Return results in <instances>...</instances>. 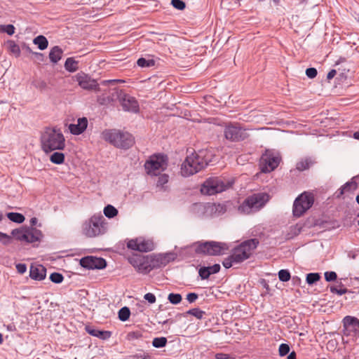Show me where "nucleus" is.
Wrapping results in <instances>:
<instances>
[{"instance_id":"obj_17","label":"nucleus","mask_w":359,"mask_h":359,"mask_svg":"<svg viewBox=\"0 0 359 359\" xmlns=\"http://www.w3.org/2000/svg\"><path fill=\"white\" fill-rule=\"evenodd\" d=\"M119 101L124 111L132 113L139 111V104L134 97L128 94H123L119 96Z\"/></svg>"},{"instance_id":"obj_8","label":"nucleus","mask_w":359,"mask_h":359,"mask_svg":"<svg viewBox=\"0 0 359 359\" xmlns=\"http://www.w3.org/2000/svg\"><path fill=\"white\" fill-rule=\"evenodd\" d=\"M168 158L166 155L157 154L151 155L145 162L144 168L149 175H158L161 172L166 170Z\"/></svg>"},{"instance_id":"obj_59","label":"nucleus","mask_w":359,"mask_h":359,"mask_svg":"<svg viewBox=\"0 0 359 359\" xmlns=\"http://www.w3.org/2000/svg\"><path fill=\"white\" fill-rule=\"evenodd\" d=\"M215 358L216 359H231V356L229 354L223 353H218L215 354Z\"/></svg>"},{"instance_id":"obj_64","label":"nucleus","mask_w":359,"mask_h":359,"mask_svg":"<svg viewBox=\"0 0 359 359\" xmlns=\"http://www.w3.org/2000/svg\"><path fill=\"white\" fill-rule=\"evenodd\" d=\"M287 359H296V353L294 351L291 352Z\"/></svg>"},{"instance_id":"obj_40","label":"nucleus","mask_w":359,"mask_h":359,"mask_svg":"<svg viewBox=\"0 0 359 359\" xmlns=\"http://www.w3.org/2000/svg\"><path fill=\"white\" fill-rule=\"evenodd\" d=\"M187 313L195 316L197 319H201L205 314V312L198 308H194L189 309Z\"/></svg>"},{"instance_id":"obj_60","label":"nucleus","mask_w":359,"mask_h":359,"mask_svg":"<svg viewBox=\"0 0 359 359\" xmlns=\"http://www.w3.org/2000/svg\"><path fill=\"white\" fill-rule=\"evenodd\" d=\"M336 74H337V71H336L335 69H332V70H330V71L328 72L327 75V79L328 80L332 79V78H334V76L336 75Z\"/></svg>"},{"instance_id":"obj_61","label":"nucleus","mask_w":359,"mask_h":359,"mask_svg":"<svg viewBox=\"0 0 359 359\" xmlns=\"http://www.w3.org/2000/svg\"><path fill=\"white\" fill-rule=\"evenodd\" d=\"M33 55H35L36 58L38 60L43 61V54L41 53L34 52L33 53Z\"/></svg>"},{"instance_id":"obj_5","label":"nucleus","mask_w":359,"mask_h":359,"mask_svg":"<svg viewBox=\"0 0 359 359\" xmlns=\"http://www.w3.org/2000/svg\"><path fill=\"white\" fill-rule=\"evenodd\" d=\"M269 200L266 193L254 194L248 196L238 207V211L244 214H250L259 211Z\"/></svg>"},{"instance_id":"obj_49","label":"nucleus","mask_w":359,"mask_h":359,"mask_svg":"<svg viewBox=\"0 0 359 359\" xmlns=\"http://www.w3.org/2000/svg\"><path fill=\"white\" fill-rule=\"evenodd\" d=\"M324 275L325 279L327 282L334 281L337 278V275L334 271H326Z\"/></svg>"},{"instance_id":"obj_54","label":"nucleus","mask_w":359,"mask_h":359,"mask_svg":"<svg viewBox=\"0 0 359 359\" xmlns=\"http://www.w3.org/2000/svg\"><path fill=\"white\" fill-rule=\"evenodd\" d=\"M144 298L150 304H154L156 302V296L153 293H147L144 294Z\"/></svg>"},{"instance_id":"obj_41","label":"nucleus","mask_w":359,"mask_h":359,"mask_svg":"<svg viewBox=\"0 0 359 359\" xmlns=\"http://www.w3.org/2000/svg\"><path fill=\"white\" fill-rule=\"evenodd\" d=\"M50 280L54 283H61L63 280L64 277L62 274L57 272L52 273L50 276Z\"/></svg>"},{"instance_id":"obj_50","label":"nucleus","mask_w":359,"mask_h":359,"mask_svg":"<svg viewBox=\"0 0 359 359\" xmlns=\"http://www.w3.org/2000/svg\"><path fill=\"white\" fill-rule=\"evenodd\" d=\"M317 69L314 67H309L306 69V75L309 79H313L317 76Z\"/></svg>"},{"instance_id":"obj_10","label":"nucleus","mask_w":359,"mask_h":359,"mask_svg":"<svg viewBox=\"0 0 359 359\" xmlns=\"http://www.w3.org/2000/svg\"><path fill=\"white\" fill-rule=\"evenodd\" d=\"M314 203V197L311 193L306 191L299 195L294 200L292 207V214L295 217H300Z\"/></svg>"},{"instance_id":"obj_38","label":"nucleus","mask_w":359,"mask_h":359,"mask_svg":"<svg viewBox=\"0 0 359 359\" xmlns=\"http://www.w3.org/2000/svg\"><path fill=\"white\" fill-rule=\"evenodd\" d=\"M168 299L172 304H178L181 302L182 297L180 294L170 293L168 294Z\"/></svg>"},{"instance_id":"obj_35","label":"nucleus","mask_w":359,"mask_h":359,"mask_svg":"<svg viewBox=\"0 0 359 359\" xmlns=\"http://www.w3.org/2000/svg\"><path fill=\"white\" fill-rule=\"evenodd\" d=\"M118 315L119 320L124 322L128 320L130 315V311L128 307L124 306L118 311Z\"/></svg>"},{"instance_id":"obj_39","label":"nucleus","mask_w":359,"mask_h":359,"mask_svg":"<svg viewBox=\"0 0 359 359\" xmlns=\"http://www.w3.org/2000/svg\"><path fill=\"white\" fill-rule=\"evenodd\" d=\"M278 278L282 282H287L291 278L290 273L287 269H281L278 271Z\"/></svg>"},{"instance_id":"obj_13","label":"nucleus","mask_w":359,"mask_h":359,"mask_svg":"<svg viewBox=\"0 0 359 359\" xmlns=\"http://www.w3.org/2000/svg\"><path fill=\"white\" fill-rule=\"evenodd\" d=\"M224 135L227 140L233 142L241 141L246 139L248 135L245 128L239 124H230L224 129Z\"/></svg>"},{"instance_id":"obj_14","label":"nucleus","mask_w":359,"mask_h":359,"mask_svg":"<svg viewBox=\"0 0 359 359\" xmlns=\"http://www.w3.org/2000/svg\"><path fill=\"white\" fill-rule=\"evenodd\" d=\"M127 247L133 250L147 252L154 250L155 244L151 240L140 237L128 241Z\"/></svg>"},{"instance_id":"obj_4","label":"nucleus","mask_w":359,"mask_h":359,"mask_svg":"<svg viewBox=\"0 0 359 359\" xmlns=\"http://www.w3.org/2000/svg\"><path fill=\"white\" fill-rule=\"evenodd\" d=\"M105 219L102 215H94L82 224V233L88 238L104 234L107 231Z\"/></svg>"},{"instance_id":"obj_46","label":"nucleus","mask_w":359,"mask_h":359,"mask_svg":"<svg viewBox=\"0 0 359 359\" xmlns=\"http://www.w3.org/2000/svg\"><path fill=\"white\" fill-rule=\"evenodd\" d=\"M233 264H236L234 262V259L233 257V255H231L228 257L225 258L224 261L222 262V264L224 268L229 269L231 268Z\"/></svg>"},{"instance_id":"obj_26","label":"nucleus","mask_w":359,"mask_h":359,"mask_svg":"<svg viewBox=\"0 0 359 359\" xmlns=\"http://www.w3.org/2000/svg\"><path fill=\"white\" fill-rule=\"evenodd\" d=\"M62 53V50L59 46H54L49 53L50 60L54 64L57 63L61 59Z\"/></svg>"},{"instance_id":"obj_28","label":"nucleus","mask_w":359,"mask_h":359,"mask_svg":"<svg viewBox=\"0 0 359 359\" xmlns=\"http://www.w3.org/2000/svg\"><path fill=\"white\" fill-rule=\"evenodd\" d=\"M33 43L37 45L38 48L41 50H45L48 45L47 39L43 35H39L35 37L33 40Z\"/></svg>"},{"instance_id":"obj_58","label":"nucleus","mask_w":359,"mask_h":359,"mask_svg":"<svg viewBox=\"0 0 359 359\" xmlns=\"http://www.w3.org/2000/svg\"><path fill=\"white\" fill-rule=\"evenodd\" d=\"M141 337V334L139 332H131L128 334L129 339H137Z\"/></svg>"},{"instance_id":"obj_24","label":"nucleus","mask_w":359,"mask_h":359,"mask_svg":"<svg viewBox=\"0 0 359 359\" xmlns=\"http://www.w3.org/2000/svg\"><path fill=\"white\" fill-rule=\"evenodd\" d=\"M316 163L315 160L311 157H305L299 161L296 164V169L299 171H304L309 169Z\"/></svg>"},{"instance_id":"obj_34","label":"nucleus","mask_w":359,"mask_h":359,"mask_svg":"<svg viewBox=\"0 0 359 359\" xmlns=\"http://www.w3.org/2000/svg\"><path fill=\"white\" fill-rule=\"evenodd\" d=\"M104 214L108 218H113L118 214V210L111 205H107L104 208Z\"/></svg>"},{"instance_id":"obj_43","label":"nucleus","mask_w":359,"mask_h":359,"mask_svg":"<svg viewBox=\"0 0 359 359\" xmlns=\"http://www.w3.org/2000/svg\"><path fill=\"white\" fill-rule=\"evenodd\" d=\"M12 241V236L0 231V243L4 245L10 244Z\"/></svg>"},{"instance_id":"obj_36","label":"nucleus","mask_w":359,"mask_h":359,"mask_svg":"<svg viewBox=\"0 0 359 359\" xmlns=\"http://www.w3.org/2000/svg\"><path fill=\"white\" fill-rule=\"evenodd\" d=\"M320 278L319 273H310L306 275V281L309 285H313L318 281Z\"/></svg>"},{"instance_id":"obj_20","label":"nucleus","mask_w":359,"mask_h":359,"mask_svg":"<svg viewBox=\"0 0 359 359\" xmlns=\"http://www.w3.org/2000/svg\"><path fill=\"white\" fill-rule=\"evenodd\" d=\"M46 269L42 265H32L29 271V276L36 280H42L46 278Z\"/></svg>"},{"instance_id":"obj_30","label":"nucleus","mask_w":359,"mask_h":359,"mask_svg":"<svg viewBox=\"0 0 359 359\" xmlns=\"http://www.w3.org/2000/svg\"><path fill=\"white\" fill-rule=\"evenodd\" d=\"M6 216L11 221L18 224L22 223L25 219V216L18 212H8Z\"/></svg>"},{"instance_id":"obj_3","label":"nucleus","mask_w":359,"mask_h":359,"mask_svg":"<svg viewBox=\"0 0 359 359\" xmlns=\"http://www.w3.org/2000/svg\"><path fill=\"white\" fill-rule=\"evenodd\" d=\"M104 140L109 142L118 148L127 149L134 144V138L128 132H121L118 130H105L102 133Z\"/></svg>"},{"instance_id":"obj_31","label":"nucleus","mask_w":359,"mask_h":359,"mask_svg":"<svg viewBox=\"0 0 359 359\" xmlns=\"http://www.w3.org/2000/svg\"><path fill=\"white\" fill-rule=\"evenodd\" d=\"M50 161L53 163L60 165L65 161V155L63 153L55 151L50 156Z\"/></svg>"},{"instance_id":"obj_11","label":"nucleus","mask_w":359,"mask_h":359,"mask_svg":"<svg viewBox=\"0 0 359 359\" xmlns=\"http://www.w3.org/2000/svg\"><path fill=\"white\" fill-rule=\"evenodd\" d=\"M278 152L273 150H266L260 159L261 170L263 172H270L276 168L280 161Z\"/></svg>"},{"instance_id":"obj_51","label":"nucleus","mask_w":359,"mask_h":359,"mask_svg":"<svg viewBox=\"0 0 359 359\" xmlns=\"http://www.w3.org/2000/svg\"><path fill=\"white\" fill-rule=\"evenodd\" d=\"M330 292L332 293H336L339 295H342V294H344L346 293H347L348 292V290L346 288H341V289H337L336 287L334 286H332L330 287Z\"/></svg>"},{"instance_id":"obj_1","label":"nucleus","mask_w":359,"mask_h":359,"mask_svg":"<svg viewBox=\"0 0 359 359\" xmlns=\"http://www.w3.org/2000/svg\"><path fill=\"white\" fill-rule=\"evenodd\" d=\"M213 157L212 152L207 149L188 156L181 165V175L189 177L198 172L212 161Z\"/></svg>"},{"instance_id":"obj_63","label":"nucleus","mask_w":359,"mask_h":359,"mask_svg":"<svg viewBox=\"0 0 359 359\" xmlns=\"http://www.w3.org/2000/svg\"><path fill=\"white\" fill-rule=\"evenodd\" d=\"M38 219L36 217H32L30 219V224L32 225V227L35 226L37 224Z\"/></svg>"},{"instance_id":"obj_29","label":"nucleus","mask_w":359,"mask_h":359,"mask_svg":"<svg viewBox=\"0 0 359 359\" xmlns=\"http://www.w3.org/2000/svg\"><path fill=\"white\" fill-rule=\"evenodd\" d=\"M26 229L27 228L15 229L12 231L11 234L16 240L25 242Z\"/></svg>"},{"instance_id":"obj_57","label":"nucleus","mask_w":359,"mask_h":359,"mask_svg":"<svg viewBox=\"0 0 359 359\" xmlns=\"http://www.w3.org/2000/svg\"><path fill=\"white\" fill-rule=\"evenodd\" d=\"M16 269L18 273H20V274H23L27 271V266L25 264H18L16 265Z\"/></svg>"},{"instance_id":"obj_48","label":"nucleus","mask_w":359,"mask_h":359,"mask_svg":"<svg viewBox=\"0 0 359 359\" xmlns=\"http://www.w3.org/2000/svg\"><path fill=\"white\" fill-rule=\"evenodd\" d=\"M33 85L34 86L35 88L40 89V90L46 89L47 87V84H46V81L43 80H41V79H36V80L34 81Z\"/></svg>"},{"instance_id":"obj_25","label":"nucleus","mask_w":359,"mask_h":359,"mask_svg":"<svg viewBox=\"0 0 359 359\" xmlns=\"http://www.w3.org/2000/svg\"><path fill=\"white\" fill-rule=\"evenodd\" d=\"M357 189V184L355 182L351 180L345 183L341 188L336 192L337 198L341 197L344 193H350Z\"/></svg>"},{"instance_id":"obj_9","label":"nucleus","mask_w":359,"mask_h":359,"mask_svg":"<svg viewBox=\"0 0 359 359\" xmlns=\"http://www.w3.org/2000/svg\"><path fill=\"white\" fill-rule=\"evenodd\" d=\"M228 247L226 243L216 241L198 242L196 244L195 251L197 254L217 256L223 255Z\"/></svg>"},{"instance_id":"obj_62","label":"nucleus","mask_w":359,"mask_h":359,"mask_svg":"<svg viewBox=\"0 0 359 359\" xmlns=\"http://www.w3.org/2000/svg\"><path fill=\"white\" fill-rule=\"evenodd\" d=\"M6 328L10 332H14L16 330V327L14 324L11 323L6 326Z\"/></svg>"},{"instance_id":"obj_42","label":"nucleus","mask_w":359,"mask_h":359,"mask_svg":"<svg viewBox=\"0 0 359 359\" xmlns=\"http://www.w3.org/2000/svg\"><path fill=\"white\" fill-rule=\"evenodd\" d=\"M198 273L202 280L208 279L211 275V272H210L207 266L201 267Z\"/></svg>"},{"instance_id":"obj_52","label":"nucleus","mask_w":359,"mask_h":359,"mask_svg":"<svg viewBox=\"0 0 359 359\" xmlns=\"http://www.w3.org/2000/svg\"><path fill=\"white\" fill-rule=\"evenodd\" d=\"M2 30L6 32L8 35H13L15 32V27L13 25H7L4 26Z\"/></svg>"},{"instance_id":"obj_27","label":"nucleus","mask_w":359,"mask_h":359,"mask_svg":"<svg viewBox=\"0 0 359 359\" xmlns=\"http://www.w3.org/2000/svg\"><path fill=\"white\" fill-rule=\"evenodd\" d=\"M65 68L69 72H74L79 69V62L72 57H68L65 62Z\"/></svg>"},{"instance_id":"obj_37","label":"nucleus","mask_w":359,"mask_h":359,"mask_svg":"<svg viewBox=\"0 0 359 359\" xmlns=\"http://www.w3.org/2000/svg\"><path fill=\"white\" fill-rule=\"evenodd\" d=\"M8 44L9 50L16 57H19L20 55V46L13 41H8Z\"/></svg>"},{"instance_id":"obj_21","label":"nucleus","mask_w":359,"mask_h":359,"mask_svg":"<svg viewBox=\"0 0 359 359\" xmlns=\"http://www.w3.org/2000/svg\"><path fill=\"white\" fill-rule=\"evenodd\" d=\"M25 242L32 243L40 241L43 237L41 231L34 227H27Z\"/></svg>"},{"instance_id":"obj_19","label":"nucleus","mask_w":359,"mask_h":359,"mask_svg":"<svg viewBox=\"0 0 359 359\" xmlns=\"http://www.w3.org/2000/svg\"><path fill=\"white\" fill-rule=\"evenodd\" d=\"M88 126V119L86 117L79 118L77 123L69 126V130L73 135H80L85 131Z\"/></svg>"},{"instance_id":"obj_12","label":"nucleus","mask_w":359,"mask_h":359,"mask_svg":"<svg viewBox=\"0 0 359 359\" xmlns=\"http://www.w3.org/2000/svg\"><path fill=\"white\" fill-rule=\"evenodd\" d=\"M150 271L154 269L165 266L170 262L174 261L177 255L175 252H166L163 254L147 255Z\"/></svg>"},{"instance_id":"obj_53","label":"nucleus","mask_w":359,"mask_h":359,"mask_svg":"<svg viewBox=\"0 0 359 359\" xmlns=\"http://www.w3.org/2000/svg\"><path fill=\"white\" fill-rule=\"evenodd\" d=\"M151 356L149 353H138L130 356V359H150Z\"/></svg>"},{"instance_id":"obj_45","label":"nucleus","mask_w":359,"mask_h":359,"mask_svg":"<svg viewBox=\"0 0 359 359\" xmlns=\"http://www.w3.org/2000/svg\"><path fill=\"white\" fill-rule=\"evenodd\" d=\"M171 4L175 8L180 11L184 10L186 7L185 3L182 0H172Z\"/></svg>"},{"instance_id":"obj_47","label":"nucleus","mask_w":359,"mask_h":359,"mask_svg":"<svg viewBox=\"0 0 359 359\" xmlns=\"http://www.w3.org/2000/svg\"><path fill=\"white\" fill-rule=\"evenodd\" d=\"M169 176L167 174L161 175L157 181V187H163L168 182Z\"/></svg>"},{"instance_id":"obj_18","label":"nucleus","mask_w":359,"mask_h":359,"mask_svg":"<svg viewBox=\"0 0 359 359\" xmlns=\"http://www.w3.org/2000/svg\"><path fill=\"white\" fill-rule=\"evenodd\" d=\"M77 81L81 88L85 90H95L98 91V83L95 79H91L86 74L78 75Z\"/></svg>"},{"instance_id":"obj_2","label":"nucleus","mask_w":359,"mask_h":359,"mask_svg":"<svg viewBox=\"0 0 359 359\" xmlns=\"http://www.w3.org/2000/svg\"><path fill=\"white\" fill-rule=\"evenodd\" d=\"M65 142L64 135L59 130L48 128L41 137V147L46 153L63 149Z\"/></svg>"},{"instance_id":"obj_22","label":"nucleus","mask_w":359,"mask_h":359,"mask_svg":"<svg viewBox=\"0 0 359 359\" xmlns=\"http://www.w3.org/2000/svg\"><path fill=\"white\" fill-rule=\"evenodd\" d=\"M85 330L89 334L104 340L110 338L111 336V332L110 331L100 330L90 325L86 326Z\"/></svg>"},{"instance_id":"obj_55","label":"nucleus","mask_w":359,"mask_h":359,"mask_svg":"<svg viewBox=\"0 0 359 359\" xmlns=\"http://www.w3.org/2000/svg\"><path fill=\"white\" fill-rule=\"evenodd\" d=\"M211 274L217 273L220 271V265L219 264H215L211 266H207Z\"/></svg>"},{"instance_id":"obj_23","label":"nucleus","mask_w":359,"mask_h":359,"mask_svg":"<svg viewBox=\"0 0 359 359\" xmlns=\"http://www.w3.org/2000/svg\"><path fill=\"white\" fill-rule=\"evenodd\" d=\"M345 327H351L355 333L359 332V319L355 317L347 316L343 319Z\"/></svg>"},{"instance_id":"obj_32","label":"nucleus","mask_w":359,"mask_h":359,"mask_svg":"<svg viewBox=\"0 0 359 359\" xmlns=\"http://www.w3.org/2000/svg\"><path fill=\"white\" fill-rule=\"evenodd\" d=\"M137 65L142 68L151 67L155 65V61L153 59L140 57L137 60Z\"/></svg>"},{"instance_id":"obj_56","label":"nucleus","mask_w":359,"mask_h":359,"mask_svg":"<svg viewBox=\"0 0 359 359\" xmlns=\"http://www.w3.org/2000/svg\"><path fill=\"white\" fill-rule=\"evenodd\" d=\"M198 296L195 292L189 293L187 295V299L189 303H194L198 299Z\"/></svg>"},{"instance_id":"obj_44","label":"nucleus","mask_w":359,"mask_h":359,"mask_svg":"<svg viewBox=\"0 0 359 359\" xmlns=\"http://www.w3.org/2000/svg\"><path fill=\"white\" fill-rule=\"evenodd\" d=\"M290 350V346L288 344H281L279 346V348H278V353H279L280 356L283 357V356L286 355L287 354L289 353Z\"/></svg>"},{"instance_id":"obj_7","label":"nucleus","mask_w":359,"mask_h":359,"mask_svg":"<svg viewBox=\"0 0 359 359\" xmlns=\"http://www.w3.org/2000/svg\"><path fill=\"white\" fill-rule=\"evenodd\" d=\"M259 240L257 238H250L242 242L239 245L234 248L231 255L236 264H239L248 259L253 251L259 245Z\"/></svg>"},{"instance_id":"obj_6","label":"nucleus","mask_w":359,"mask_h":359,"mask_svg":"<svg viewBox=\"0 0 359 359\" xmlns=\"http://www.w3.org/2000/svg\"><path fill=\"white\" fill-rule=\"evenodd\" d=\"M233 183V181L222 177H210L202 184L201 192L205 195H214L226 190Z\"/></svg>"},{"instance_id":"obj_15","label":"nucleus","mask_w":359,"mask_h":359,"mask_svg":"<svg viewBox=\"0 0 359 359\" xmlns=\"http://www.w3.org/2000/svg\"><path fill=\"white\" fill-rule=\"evenodd\" d=\"M128 261L138 273L147 274L150 272L147 255H134L128 258Z\"/></svg>"},{"instance_id":"obj_16","label":"nucleus","mask_w":359,"mask_h":359,"mask_svg":"<svg viewBox=\"0 0 359 359\" xmlns=\"http://www.w3.org/2000/svg\"><path fill=\"white\" fill-rule=\"evenodd\" d=\"M80 265L88 269H102L106 267L107 262L104 258L88 256L80 259Z\"/></svg>"},{"instance_id":"obj_33","label":"nucleus","mask_w":359,"mask_h":359,"mask_svg":"<svg viewBox=\"0 0 359 359\" xmlns=\"http://www.w3.org/2000/svg\"><path fill=\"white\" fill-rule=\"evenodd\" d=\"M168 340L166 337H155L152 341V346L155 348H160L166 346Z\"/></svg>"}]
</instances>
